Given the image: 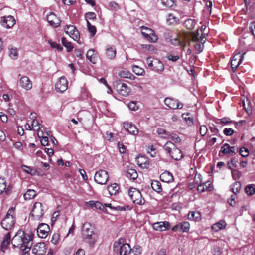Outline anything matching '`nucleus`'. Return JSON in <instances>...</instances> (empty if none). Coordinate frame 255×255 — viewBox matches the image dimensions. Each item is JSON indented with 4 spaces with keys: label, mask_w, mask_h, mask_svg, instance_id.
<instances>
[{
    "label": "nucleus",
    "mask_w": 255,
    "mask_h": 255,
    "mask_svg": "<svg viewBox=\"0 0 255 255\" xmlns=\"http://www.w3.org/2000/svg\"><path fill=\"white\" fill-rule=\"evenodd\" d=\"M228 166L229 169H233L236 166V161L234 159H231V160L228 162Z\"/></svg>",
    "instance_id": "338daca9"
},
{
    "label": "nucleus",
    "mask_w": 255,
    "mask_h": 255,
    "mask_svg": "<svg viewBox=\"0 0 255 255\" xmlns=\"http://www.w3.org/2000/svg\"><path fill=\"white\" fill-rule=\"evenodd\" d=\"M142 35L149 42H156L158 40L157 36L153 30L144 26L141 27Z\"/></svg>",
    "instance_id": "0eeeda50"
},
{
    "label": "nucleus",
    "mask_w": 255,
    "mask_h": 255,
    "mask_svg": "<svg viewBox=\"0 0 255 255\" xmlns=\"http://www.w3.org/2000/svg\"><path fill=\"white\" fill-rule=\"evenodd\" d=\"M154 65L152 68V70H153L158 72H162L164 70V66L162 63L157 59H154Z\"/></svg>",
    "instance_id": "cd10ccee"
},
{
    "label": "nucleus",
    "mask_w": 255,
    "mask_h": 255,
    "mask_svg": "<svg viewBox=\"0 0 255 255\" xmlns=\"http://www.w3.org/2000/svg\"><path fill=\"white\" fill-rule=\"evenodd\" d=\"M116 88L118 93L123 96H128L130 93V89L127 85L120 81L116 82Z\"/></svg>",
    "instance_id": "f8f14e48"
},
{
    "label": "nucleus",
    "mask_w": 255,
    "mask_h": 255,
    "mask_svg": "<svg viewBox=\"0 0 255 255\" xmlns=\"http://www.w3.org/2000/svg\"><path fill=\"white\" fill-rule=\"evenodd\" d=\"M15 23V20L12 16L1 17V24L2 26L7 28H11Z\"/></svg>",
    "instance_id": "a211bd4d"
},
{
    "label": "nucleus",
    "mask_w": 255,
    "mask_h": 255,
    "mask_svg": "<svg viewBox=\"0 0 255 255\" xmlns=\"http://www.w3.org/2000/svg\"><path fill=\"white\" fill-rule=\"evenodd\" d=\"M94 207L96 209L101 210L103 212H106V209L105 208V206L100 202L95 201V206Z\"/></svg>",
    "instance_id": "bf43d9fd"
},
{
    "label": "nucleus",
    "mask_w": 255,
    "mask_h": 255,
    "mask_svg": "<svg viewBox=\"0 0 255 255\" xmlns=\"http://www.w3.org/2000/svg\"><path fill=\"white\" fill-rule=\"evenodd\" d=\"M181 227L182 232H188L190 229V224L188 222L185 221L181 223Z\"/></svg>",
    "instance_id": "09e8293b"
},
{
    "label": "nucleus",
    "mask_w": 255,
    "mask_h": 255,
    "mask_svg": "<svg viewBox=\"0 0 255 255\" xmlns=\"http://www.w3.org/2000/svg\"><path fill=\"white\" fill-rule=\"evenodd\" d=\"M107 190L111 195H115L119 190V187L116 183H113L108 186Z\"/></svg>",
    "instance_id": "c756f323"
},
{
    "label": "nucleus",
    "mask_w": 255,
    "mask_h": 255,
    "mask_svg": "<svg viewBox=\"0 0 255 255\" xmlns=\"http://www.w3.org/2000/svg\"><path fill=\"white\" fill-rule=\"evenodd\" d=\"M179 19L172 14H169L167 18V22L169 24H175L179 23Z\"/></svg>",
    "instance_id": "58836bf2"
},
{
    "label": "nucleus",
    "mask_w": 255,
    "mask_h": 255,
    "mask_svg": "<svg viewBox=\"0 0 255 255\" xmlns=\"http://www.w3.org/2000/svg\"><path fill=\"white\" fill-rule=\"evenodd\" d=\"M119 76L122 78H128L130 79H132L133 78H134V76L129 72L128 71H122L119 73Z\"/></svg>",
    "instance_id": "4c0bfd02"
},
{
    "label": "nucleus",
    "mask_w": 255,
    "mask_h": 255,
    "mask_svg": "<svg viewBox=\"0 0 255 255\" xmlns=\"http://www.w3.org/2000/svg\"><path fill=\"white\" fill-rule=\"evenodd\" d=\"M85 17L87 20H96V15L95 13L92 12H88L86 13Z\"/></svg>",
    "instance_id": "6e6d98bb"
},
{
    "label": "nucleus",
    "mask_w": 255,
    "mask_h": 255,
    "mask_svg": "<svg viewBox=\"0 0 255 255\" xmlns=\"http://www.w3.org/2000/svg\"><path fill=\"white\" fill-rule=\"evenodd\" d=\"M21 168L23 169L24 172L27 173H29L31 175H34L35 174V170H33L32 168H30V167H28L24 165H22L21 166Z\"/></svg>",
    "instance_id": "3c124183"
},
{
    "label": "nucleus",
    "mask_w": 255,
    "mask_h": 255,
    "mask_svg": "<svg viewBox=\"0 0 255 255\" xmlns=\"http://www.w3.org/2000/svg\"><path fill=\"white\" fill-rule=\"evenodd\" d=\"M30 215L32 220H39L44 215L42 204L40 202H35L33 205Z\"/></svg>",
    "instance_id": "423d86ee"
},
{
    "label": "nucleus",
    "mask_w": 255,
    "mask_h": 255,
    "mask_svg": "<svg viewBox=\"0 0 255 255\" xmlns=\"http://www.w3.org/2000/svg\"><path fill=\"white\" fill-rule=\"evenodd\" d=\"M33 236L31 233H27L22 230H19L13 237L12 244L14 247L19 248L24 252L22 255H29Z\"/></svg>",
    "instance_id": "f257e3e1"
},
{
    "label": "nucleus",
    "mask_w": 255,
    "mask_h": 255,
    "mask_svg": "<svg viewBox=\"0 0 255 255\" xmlns=\"http://www.w3.org/2000/svg\"><path fill=\"white\" fill-rule=\"evenodd\" d=\"M142 49L149 51L150 53H154L155 52L154 46L152 45L149 44H143L141 45Z\"/></svg>",
    "instance_id": "49530a36"
},
{
    "label": "nucleus",
    "mask_w": 255,
    "mask_h": 255,
    "mask_svg": "<svg viewBox=\"0 0 255 255\" xmlns=\"http://www.w3.org/2000/svg\"><path fill=\"white\" fill-rule=\"evenodd\" d=\"M196 24V21L193 19H188L184 21V25L188 29H193Z\"/></svg>",
    "instance_id": "f704fd0d"
},
{
    "label": "nucleus",
    "mask_w": 255,
    "mask_h": 255,
    "mask_svg": "<svg viewBox=\"0 0 255 255\" xmlns=\"http://www.w3.org/2000/svg\"><path fill=\"white\" fill-rule=\"evenodd\" d=\"M49 231V226L45 223L40 224L37 229L38 236L42 238L46 237Z\"/></svg>",
    "instance_id": "dca6fc26"
},
{
    "label": "nucleus",
    "mask_w": 255,
    "mask_h": 255,
    "mask_svg": "<svg viewBox=\"0 0 255 255\" xmlns=\"http://www.w3.org/2000/svg\"><path fill=\"white\" fill-rule=\"evenodd\" d=\"M160 179L163 182L170 183L173 181V176L170 172L165 171L160 175Z\"/></svg>",
    "instance_id": "5701e85b"
},
{
    "label": "nucleus",
    "mask_w": 255,
    "mask_h": 255,
    "mask_svg": "<svg viewBox=\"0 0 255 255\" xmlns=\"http://www.w3.org/2000/svg\"><path fill=\"white\" fill-rule=\"evenodd\" d=\"M165 104L171 109H181L183 108V104L178 100L172 98H166L164 100Z\"/></svg>",
    "instance_id": "1a4fd4ad"
},
{
    "label": "nucleus",
    "mask_w": 255,
    "mask_h": 255,
    "mask_svg": "<svg viewBox=\"0 0 255 255\" xmlns=\"http://www.w3.org/2000/svg\"><path fill=\"white\" fill-rule=\"evenodd\" d=\"M14 212V208H10L4 219L1 222V226L6 230H11L15 224V220L13 214Z\"/></svg>",
    "instance_id": "7ed1b4c3"
},
{
    "label": "nucleus",
    "mask_w": 255,
    "mask_h": 255,
    "mask_svg": "<svg viewBox=\"0 0 255 255\" xmlns=\"http://www.w3.org/2000/svg\"><path fill=\"white\" fill-rule=\"evenodd\" d=\"M241 186V183L239 182H236L232 185L231 191L234 194H236L240 192Z\"/></svg>",
    "instance_id": "37998d69"
},
{
    "label": "nucleus",
    "mask_w": 255,
    "mask_h": 255,
    "mask_svg": "<svg viewBox=\"0 0 255 255\" xmlns=\"http://www.w3.org/2000/svg\"><path fill=\"white\" fill-rule=\"evenodd\" d=\"M138 165L142 168H148L150 162L149 160L144 156H139L136 159Z\"/></svg>",
    "instance_id": "aec40b11"
},
{
    "label": "nucleus",
    "mask_w": 255,
    "mask_h": 255,
    "mask_svg": "<svg viewBox=\"0 0 255 255\" xmlns=\"http://www.w3.org/2000/svg\"><path fill=\"white\" fill-rule=\"evenodd\" d=\"M245 192L248 195H253L255 194V184H249L246 186Z\"/></svg>",
    "instance_id": "e433bc0d"
},
{
    "label": "nucleus",
    "mask_w": 255,
    "mask_h": 255,
    "mask_svg": "<svg viewBox=\"0 0 255 255\" xmlns=\"http://www.w3.org/2000/svg\"><path fill=\"white\" fill-rule=\"evenodd\" d=\"M6 182L5 179L3 178L0 177V194L3 192L5 191L6 193L9 191V187H7V190H6Z\"/></svg>",
    "instance_id": "c9c22d12"
},
{
    "label": "nucleus",
    "mask_w": 255,
    "mask_h": 255,
    "mask_svg": "<svg viewBox=\"0 0 255 255\" xmlns=\"http://www.w3.org/2000/svg\"><path fill=\"white\" fill-rule=\"evenodd\" d=\"M212 189V186L211 185V183L210 181L205 182L197 186V190L199 192H204L206 191H210Z\"/></svg>",
    "instance_id": "393cba45"
},
{
    "label": "nucleus",
    "mask_w": 255,
    "mask_h": 255,
    "mask_svg": "<svg viewBox=\"0 0 255 255\" xmlns=\"http://www.w3.org/2000/svg\"><path fill=\"white\" fill-rule=\"evenodd\" d=\"M48 43L52 48H55L59 51H62L63 49L62 47L59 44L52 42L51 40H48Z\"/></svg>",
    "instance_id": "de8ad7c7"
},
{
    "label": "nucleus",
    "mask_w": 255,
    "mask_h": 255,
    "mask_svg": "<svg viewBox=\"0 0 255 255\" xmlns=\"http://www.w3.org/2000/svg\"><path fill=\"white\" fill-rule=\"evenodd\" d=\"M87 58L92 63L95 64L96 62V54L94 49H89L86 54Z\"/></svg>",
    "instance_id": "7c9ffc66"
},
{
    "label": "nucleus",
    "mask_w": 255,
    "mask_h": 255,
    "mask_svg": "<svg viewBox=\"0 0 255 255\" xmlns=\"http://www.w3.org/2000/svg\"><path fill=\"white\" fill-rule=\"evenodd\" d=\"M188 219L198 221L201 219V215L199 212L191 211L188 214Z\"/></svg>",
    "instance_id": "473e14b6"
},
{
    "label": "nucleus",
    "mask_w": 255,
    "mask_h": 255,
    "mask_svg": "<svg viewBox=\"0 0 255 255\" xmlns=\"http://www.w3.org/2000/svg\"><path fill=\"white\" fill-rule=\"evenodd\" d=\"M17 55H18V53H17V50L16 49L11 48L10 49L9 56L12 59H16L17 57Z\"/></svg>",
    "instance_id": "13d9d810"
},
{
    "label": "nucleus",
    "mask_w": 255,
    "mask_h": 255,
    "mask_svg": "<svg viewBox=\"0 0 255 255\" xmlns=\"http://www.w3.org/2000/svg\"><path fill=\"white\" fill-rule=\"evenodd\" d=\"M116 54V49L114 46H109L106 49V55L108 58L113 59Z\"/></svg>",
    "instance_id": "bb28decb"
},
{
    "label": "nucleus",
    "mask_w": 255,
    "mask_h": 255,
    "mask_svg": "<svg viewBox=\"0 0 255 255\" xmlns=\"http://www.w3.org/2000/svg\"><path fill=\"white\" fill-rule=\"evenodd\" d=\"M239 153L242 157H246L249 155V150L245 147H242L240 149Z\"/></svg>",
    "instance_id": "603ef678"
},
{
    "label": "nucleus",
    "mask_w": 255,
    "mask_h": 255,
    "mask_svg": "<svg viewBox=\"0 0 255 255\" xmlns=\"http://www.w3.org/2000/svg\"><path fill=\"white\" fill-rule=\"evenodd\" d=\"M196 42V43L194 45L195 49L197 53H199L202 51L203 49L204 44H202L200 41Z\"/></svg>",
    "instance_id": "8fccbe9b"
},
{
    "label": "nucleus",
    "mask_w": 255,
    "mask_h": 255,
    "mask_svg": "<svg viewBox=\"0 0 255 255\" xmlns=\"http://www.w3.org/2000/svg\"><path fill=\"white\" fill-rule=\"evenodd\" d=\"M164 149L175 160H180L183 157L181 150L176 148L175 145L170 141H168L166 143L164 146Z\"/></svg>",
    "instance_id": "f03ea898"
},
{
    "label": "nucleus",
    "mask_w": 255,
    "mask_h": 255,
    "mask_svg": "<svg viewBox=\"0 0 255 255\" xmlns=\"http://www.w3.org/2000/svg\"><path fill=\"white\" fill-rule=\"evenodd\" d=\"M68 82L67 79L64 77H61L55 84V89L58 92H63L68 88Z\"/></svg>",
    "instance_id": "4468645a"
},
{
    "label": "nucleus",
    "mask_w": 255,
    "mask_h": 255,
    "mask_svg": "<svg viewBox=\"0 0 255 255\" xmlns=\"http://www.w3.org/2000/svg\"><path fill=\"white\" fill-rule=\"evenodd\" d=\"M36 194V192L34 190L28 189L24 194V198L25 200H30L33 198Z\"/></svg>",
    "instance_id": "72a5a7b5"
},
{
    "label": "nucleus",
    "mask_w": 255,
    "mask_h": 255,
    "mask_svg": "<svg viewBox=\"0 0 255 255\" xmlns=\"http://www.w3.org/2000/svg\"><path fill=\"white\" fill-rule=\"evenodd\" d=\"M208 129L206 126L202 125L200 126L199 132L202 136H204L208 132Z\"/></svg>",
    "instance_id": "680f3d73"
},
{
    "label": "nucleus",
    "mask_w": 255,
    "mask_h": 255,
    "mask_svg": "<svg viewBox=\"0 0 255 255\" xmlns=\"http://www.w3.org/2000/svg\"><path fill=\"white\" fill-rule=\"evenodd\" d=\"M250 30V31L253 34V35H254V36L255 37V22L253 21L251 23Z\"/></svg>",
    "instance_id": "774afa93"
},
{
    "label": "nucleus",
    "mask_w": 255,
    "mask_h": 255,
    "mask_svg": "<svg viewBox=\"0 0 255 255\" xmlns=\"http://www.w3.org/2000/svg\"><path fill=\"white\" fill-rule=\"evenodd\" d=\"M31 127L33 130L37 131L38 136L39 138H40V132H41V134H43L42 131L40 130V129L42 128V126L39 123L37 120L35 119L33 120L31 123Z\"/></svg>",
    "instance_id": "c85d7f7f"
},
{
    "label": "nucleus",
    "mask_w": 255,
    "mask_h": 255,
    "mask_svg": "<svg viewBox=\"0 0 255 255\" xmlns=\"http://www.w3.org/2000/svg\"><path fill=\"white\" fill-rule=\"evenodd\" d=\"M128 107L132 111H136L138 109V106L136 105V103L134 101L129 102L128 104Z\"/></svg>",
    "instance_id": "0e129e2a"
},
{
    "label": "nucleus",
    "mask_w": 255,
    "mask_h": 255,
    "mask_svg": "<svg viewBox=\"0 0 255 255\" xmlns=\"http://www.w3.org/2000/svg\"><path fill=\"white\" fill-rule=\"evenodd\" d=\"M113 249L115 253L119 255H130L131 249L128 244L115 242L113 245Z\"/></svg>",
    "instance_id": "20e7f679"
},
{
    "label": "nucleus",
    "mask_w": 255,
    "mask_h": 255,
    "mask_svg": "<svg viewBox=\"0 0 255 255\" xmlns=\"http://www.w3.org/2000/svg\"><path fill=\"white\" fill-rule=\"evenodd\" d=\"M109 179V175L108 172L104 170H100L96 172L94 180L98 184L101 185L106 184Z\"/></svg>",
    "instance_id": "6e6552de"
},
{
    "label": "nucleus",
    "mask_w": 255,
    "mask_h": 255,
    "mask_svg": "<svg viewBox=\"0 0 255 255\" xmlns=\"http://www.w3.org/2000/svg\"><path fill=\"white\" fill-rule=\"evenodd\" d=\"M128 195L131 200L135 204L143 205L145 200L142 197L140 191L135 188H130L128 191Z\"/></svg>",
    "instance_id": "39448f33"
},
{
    "label": "nucleus",
    "mask_w": 255,
    "mask_h": 255,
    "mask_svg": "<svg viewBox=\"0 0 255 255\" xmlns=\"http://www.w3.org/2000/svg\"><path fill=\"white\" fill-rule=\"evenodd\" d=\"M47 20L49 24L53 27H58L61 22V20L56 16L53 12H50L46 16Z\"/></svg>",
    "instance_id": "f3484780"
},
{
    "label": "nucleus",
    "mask_w": 255,
    "mask_h": 255,
    "mask_svg": "<svg viewBox=\"0 0 255 255\" xmlns=\"http://www.w3.org/2000/svg\"><path fill=\"white\" fill-rule=\"evenodd\" d=\"M152 189L157 193H160L162 191L161 183L157 180H153L151 183Z\"/></svg>",
    "instance_id": "2f4dec72"
},
{
    "label": "nucleus",
    "mask_w": 255,
    "mask_h": 255,
    "mask_svg": "<svg viewBox=\"0 0 255 255\" xmlns=\"http://www.w3.org/2000/svg\"><path fill=\"white\" fill-rule=\"evenodd\" d=\"M157 132L159 135H161L163 138H167L169 136L168 133L164 129L158 128L157 130Z\"/></svg>",
    "instance_id": "5fc2aeb1"
},
{
    "label": "nucleus",
    "mask_w": 255,
    "mask_h": 255,
    "mask_svg": "<svg viewBox=\"0 0 255 255\" xmlns=\"http://www.w3.org/2000/svg\"><path fill=\"white\" fill-rule=\"evenodd\" d=\"M166 57L169 60L172 61L173 62H175L180 59L179 56H174L172 54H168Z\"/></svg>",
    "instance_id": "69168bd1"
},
{
    "label": "nucleus",
    "mask_w": 255,
    "mask_h": 255,
    "mask_svg": "<svg viewBox=\"0 0 255 255\" xmlns=\"http://www.w3.org/2000/svg\"><path fill=\"white\" fill-rule=\"evenodd\" d=\"M245 54V52L243 53L238 52L234 55L231 61V65L233 71H235L236 68L238 67L242 62Z\"/></svg>",
    "instance_id": "ddd939ff"
},
{
    "label": "nucleus",
    "mask_w": 255,
    "mask_h": 255,
    "mask_svg": "<svg viewBox=\"0 0 255 255\" xmlns=\"http://www.w3.org/2000/svg\"><path fill=\"white\" fill-rule=\"evenodd\" d=\"M59 239V235L58 233H54L51 238V242L56 245L58 243Z\"/></svg>",
    "instance_id": "e2e57ef3"
},
{
    "label": "nucleus",
    "mask_w": 255,
    "mask_h": 255,
    "mask_svg": "<svg viewBox=\"0 0 255 255\" xmlns=\"http://www.w3.org/2000/svg\"><path fill=\"white\" fill-rule=\"evenodd\" d=\"M46 247L44 243L40 242L35 244L32 248V253L36 255H44L46 252Z\"/></svg>",
    "instance_id": "2eb2a0df"
},
{
    "label": "nucleus",
    "mask_w": 255,
    "mask_h": 255,
    "mask_svg": "<svg viewBox=\"0 0 255 255\" xmlns=\"http://www.w3.org/2000/svg\"><path fill=\"white\" fill-rule=\"evenodd\" d=\"M125 175L130 179L134 180L138 177V174L134 169L128 168L126 170Z\"/></svg>",
    "instance_id": "a878e982"
},
{
    "label": "nucleus",
    "mask_w": 255,
    "mask_h": 255,
    "mask_svg": "<svg viewBox=\"0 0 255 255\" xmlns=\"http://www.w3.org/2000/svg\"><path fill=\"white\" fill-rule=\"evenodd\" d=\"M194 182L198 186L202 184V176L200 174L196 173L195 175Z\"/></svg>",
    "instance_id": "864d4df0"
},
{
    "label": "nucleus",
    "mask_w": 255,
    "mask_h": 255,
    "mask_svg": "<svg viewBox=\"0 0 255 255\" xmlns=\"http://www.w3.org/2000/svg\"><path fill=\"white\" fill-rule=\"evenodd\" d=\"M84 240L87 242L91 247H93L97 241L98 236L94 231V229L92 230V233L87 232L86 234L83 235Z\"/></svg>",
    "instance_id": "9b49d317"
},
{
    "label": "nucleus",
    "mask_w": 255,
    "mask_h": 255,
    "mask_svg": "<svg viewBox=\"0 0 255 255\" xmlns=\"http://www.w3.org/2000/svg\"><path fill=\"white\" fill-rule=\"evenodd\" d=\"M124 127L125 130L131 134L136 135L138 133V130L132 123H124Z\"/></svg>",
    "instance_id": "412c9836"
},
{
    "label": "nucleus",
    "mask_w": 255,
    "mask_h": 255,
    "mask_svg": "<svg viewBox=\"0 0 255 255\" xmlns=\"http://www.w3.org/2000/svg\"><path fill=\"white\" fill-rule=\"evenodd\" d=\"M20 86L25 90H30L32 87V83L30 79L26 76H22L19 80Z\"/></svg>",
    "instance_id": "6ab92c4d"
},
{
    "label": "nucleus",
    "mask_w": 255,
    "mask_h": 255,
    "mask_svg": "<svg viewBox=\"0 0 255 255\" xmlns=\"http://www.w3.org/2000/svg\"><path fill=\"white\" fill-rule=\"evenodd\" d=\"M169 227V223L167 221L159 222L153 224V228L155 230L163 231L166 230Z\"/></svg>",
    "instance_id": "4be33fe9"
},
{
    "label": "nucleus",
    "mask_w": 255,
    "mask_h": 255,
    "mask_svg": "<svg viewBox=\"0 0 255 255\" xmlns=\"http://www.w3.org/2000/svg\"><path fill=\"white\" fill-rule=\"evenodd\" d=\"M161 3L163 6L167 8L172 7L175 5L173 0H161Z\"/></svg>",
    "instance_id": "c03bdc74"
},
{
    "label": "nucleus",
    "mask_w": 255,
    "mask_h": 255,
    "mask_svg": "<svg viewBox=\"0 0 255 255\" xmlns=\"http://www.w3.org/2000/svg\"><path fill=\"white\" fill-rule=\"evenodd\" d=\"M223 228V221L220 220L219 222L213 224L212 229L215 232L221 230Z\"/></svg>",
    "instance_id": "79ce46f5"
},
{
    "label": "nucleus",
    "mask_w": 255,
    "mask_h": 255,
    "mask_svg": "<svg viewBox=\"0 0 255 255\" xmlns=\"http://www.w3.org/2000/svg\"><path fill=\"white\" fill-rule=\"evenodd\" d=\"M94 229L93 227L89 223H85L82 227V235L86 234L87 232L92 233V230Z\"/></svg>",
    "instance_id": "a19ab883"
},
{
    "label": "nucleus",
    "mask_w": 255,
    "mask_h": 255,
    "mask_svg": "<svg viewBox=\"0 0 255 255\" xmlns=\"http://www.w3.org/2000/svg\"><path fill=\"white\" fill-rule=\"evenodd\" d=\"M201 32L198 30L196 33L194 34L192 36V41L193 42H199L200 41L201 37L200 35L201 34Z\"/></svg>",
    "instance_id": "052dcab7"
},
{
    "label": "nucleus",
    "mask_w": 255,
    "mask_h": 255,
    "mask_svg": "<svg viewBox=\"0 0 255 255\" xmlns=\"http://www.w3.org/2000/svg\"><path fill=\"white\" fill-rule=\"evenodd\" d=\"M61 41L62 45L66 48L68 52L71 51L73 49V46L72 43L68 41L65 37L62 38Z\"/></svg>",
    "instance_id": "ea45409f"
},
{
    "label": "nucleus",
    "mask_w": 255,
    "mask_h": 255,
    "mask_svg": "<svg viewBox=\"0 0 255 255\" xmlns=\"http://www.w3.org/2000/svg\"><path fill=\"white\" fill-rule=\"evenodd\" d=\"M237 151L238 149L235 146L230 147L228 144H224V154H227L228 156H232Z\"/></svg>",
    "instance_id": "b1692460"
},
{
    "label": "nucleus",
    "mask_w": 255,
    "mask_h": 255,
    "mask_svg": "<svg viewBox=\"0 0 255 255\" xmlns=\"http://www.w3.org/2000/svg\"><path fill=\"white\" fill-rule=\"evenodd\" d=\"M87 21V26L88 29V31L91 33L92 36L95 35L96 32V28L95 26L92 25L89 22V20H86Z\"/></svg>",
    "instance_id": "a18cd8bd"
},
{
    "label": "nucleus",
    "mask_w": 255,
    "mask_h": 255,
    "mask_svg": "<svg viewBox=\"0 0 255 255\" xmlns=\"http://www.w3.org/2000/svg\"><path fill=\"white\" fill-rule=\"evenodd\" d=\"M65 31L74 40L79 41L80 39L79 32L75 26L71 25H66L65 28Z\"/></svg>",
    "instance_id": "9d476101"
},
{
    "label": "nucleus",
    "mask_w": 255,
    "mask_h": 255,
    "mask_svg": "<svg viewBox=\"0 0 255 255\" xmlns=\"http://www.w3.org/2000/svg\"><path fill=\"white\" fill-rule=\"evenodd\" d=\"M133 71L138 75H141L142 73L144 72L143 69L139 68L138 66L136 65H134L132 67Z\"/></svg>",
    "instance_id": "4d7b16f0"
}]
</instances>
